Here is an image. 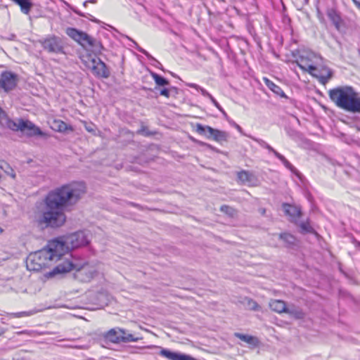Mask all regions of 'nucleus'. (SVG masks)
<instances>
[{
    "mask_svg": "<svg viewBox=\"0 0 360 360\" xmlns=\"http://www.w3.org/2000/svg\"><path fill=\"white\" fill-rule=\"evenodd\" d=\"M66 34L85 49L89 48L94 53H101L103 47L100 41L87 33L73 27L65 30Z\"/></svg>",
    "mask_w": 360,
    "mask_h": 360,
    "instance_id": "obj_5",
    "label": "nucleus"
},
{
    "mask_svg": "<svg viewBox=\"0 0 360 360\" xmlns=\"http://www.w3.org/2000/svg\"><path fill=\"white\" fill-rule=\"evenodd\" d=\"M211 101V102L214 105V106L219 110H222L221 106L219 104V103L216 101V99L211 96V97L209 98Z\"/></svg>",
    "mask_w": 360,
    "mask_h": 360,
    "instance_id": "obj_41",
    "label": "nucleus"
},
{
    "mask_svg": "<svg viewBox=\"0 0 360 360\" xmlns=\"http://www.w3.org/2000/svg\"><path fill=\"white\" fill-rule=\"evenodd\" d=\"M355 4L360 8V0H353Z\"/></svg>",
    "mask_w": 360,
    "mask_h": 360,
    "instance_id": "obj_44",
    "label": "nucleus"
},
{
    "mask_svg": "<svg viewBox=\"0 0 360 360\" xmlns=\"http://www.w3.org/2000/svg\"><path fill=\"white\" fill-rule=\"evenodd\" d=\"M51 308H53V307L48 306V307H44L40 308V309L35 308V309H33L30 311H20V312H16V313H6V315L10 318H21L23 316H32L34 314H36L38 312H41L45 309H51Z\"/></svg>",
    "mask_w": 360,
    "mask_h": 360,
    "instance_id": "obj_19",
    "label": "nucleus"
},
{
    "mask_svg": "<svg viewBox=\"0 0 360 360\" xmlns=\"http://www.w3.org/2000/svg\"><path fill=\"white\" fill-rule=\"evenodd\" d=\"M330 99L338 108L351 112L360 113V96L350 86H342L328 91Z\"/></svg>",
    "mask_w": 360,
    "mask_h": 360,
    "instance_id": "obj_3",
    "label": "nucleus"
},
{
    "mask_svg": "<svg viewBox=\"0 0 360 360\" xmlns=\"http://www.w3.org/2000/svg\"><path fill=\"white\" fill-rule=\"evenodd\" d=\"M160 95L164 96L167 98L169 97V90L168 89H162L160 91Z\"/></svg>",
    "mask_w": 360,
    "mask_h": 360,
    "instance_id": "obj_42",
    "label": "nucleus"
},
{
    "mask_svg": "<svg viewBox=\"0 0 360 360\" xmlns=\"http://www.w3.org/2000/svg\"><path fill=\"white\" fill-rule=\"evenodd\" d=\"M86 129L88 131H92L93 129L90 127H86Z\"/></svg>",
    "mask_w": 360,
    "mask_h": 360,
    "instance_id": "obj_49",
    "label": "nucleus"
},
{
    "mask_svg": "<svg viewBox=\"0 0 360 360\" xmlns=\"http://www.w3.org/2000/svg\"><path fill=\"white\" fill-rule=\"evenodd\" d=\"M44 50L51 53H64V45L61 38L51 35L40 41Z\"/></svg>",
    "mask_w": 360,
    "mask_h": 360,
    "instance_id": "obj_8",
    "label": "nucleus"
},
{
    "mask_svg": "<svg viewBox=\"0 0 360 360\" xmlns=\"http://www.w3.org/2000/svg\"><path fill=\"white\" fill-rule=\"evenodd\" d=\"M237 128H238V129H240V126H238V125H237Z\"/></svg>",
    "mask_w": 360,
    "mask_h": 360,
    "instance_id": "obj_55",
    "label": "nucleus"
},
{
    "mask_svg": "<svg viewBox=\"0 0 360 360\" xmlns=\"http://www.w3.org/2000/svg\"><path fill=\"white\" fill-rule=\"evenodd\" d=\"M5 331H6V330H5V329H4L3 328H1V327L0 326V336H1V335H3V334L5 333Z\"/></svg>",
    "mask_w": 360,
    "mask_h": 360,
    "instance_id": "obj_45",
    "label": "nucleus"
},
{
    "mask_svg": "<svg viewBox=\"0 0 360 360\" xmlns=\"http://www.w3.org/2000/svg\"><path fill=\"white\" fill-rule=\"evenodd\" d=\"M151 76L154 79L155 84L158 86H167L169 84L168 80H167L165 78L162 77L157 73L152 72Z\"/></svg>",
    "mask_w": 360,
    "mask_h": 360,
    "instance_id": "obj_30",
    "label": "nucleus"
},
{
    "mask_svg": "<svg viewBox=\"0 0 360 360\" xmlns=\"http://www.w3.org/2000/svg\"><path fill=\"white\" fill-rule=\"evenodd\" d=\"M282 207L285 214L289 217V220L291 222L297 224L302 216L301 207L300 206L288 203H283Z\"/></svg>",
    "mask_w": 360,
    "mask_h": 360,
    "instance_id": "obj_12",
    "label": "nucleus"
},
{
    "mask_svg": "<svg viewBox=\"0 0 360 360\" xmlns=\"http://www.w3.org/2000/svg\"><path fill=\"white\" fill-rule=\"evenodd\" d=\"M342 273L343 274V275L345 276H346V277L348 276V274H347V271H342Z\"/></svg>",
    "mask_w": 360,
    "mask_h": 360,
    "instance_id": "obj_50",
    "label": "nucleus"
},
{
    "mask_svg": "<svg viewBox=\"0 0 360 360\" xmlns=\"http://www.w3.org/2000/svg\"><path fill=\"white\" fill-rule=\"evenodd\" d=\"M186 86L191 88L195 89L196 90L200 91L202 96H206L207 98L211 97V94L207 91L205 89L202 88L199 85L194 83H186Z\"/></svg>",
    "mask_w": 360,
    "mask_h": 360,
    "instance_id": "obj_31",
    "label": "nucleus"
},
{
    "mask_svg": "<svg viewBox=\"0 0 360 360\" xmlns=\"http://www.w3.org/2000/svg\"><path fill=\"white\" fill-rule=\"evenodd\" d=\"M108 295L104 292H99L98 294V300L103 303H105V301H108Z\"/></svg>",
    "mask_w": 360,
    "mask_h": 360,
    "instance_id": "obj_39",
    "label": "nucleus"
},
{
    "mask_svg": "<svg viewBox=\"0 0 360 360\" xmlns=\"http://www.w3.org/2000/svg\"><path fill=\"white\" fill-rule=\"evenodd\" d=\"M264 148L267 149L269 152L273 153V154L281 161V162L284 165V166L290 169L292 172H296V169L294 167V166L281 154L278 153L276 150H274L270 145L268 143L266 144V146L264 147Z\"/></svg>",
    "mask_w": 360,
    "mask_h": 360,
    "instance_id": "obj_20",
    "label": "nucleus"
},
{
    "mask_svg": "<svg viewBox=\"0 0 360 360\" xmlns=\"http://www.w3.org/2000/svg\"><path fill=\"white\" fill-rule=\"evenodd\" d=\"M270 308L277 313H285L287 311L286 304L281 300H273L269 302Z\"/></svg>",
    "mask_w": 360,
    "mask_h": 360,
    "instance_id": "obj_22",
    "label": "nucleus"
},
{
    "mask_svg": "<svg viewBox=\"0 0 360 360\" xmlns=\"http://www.w3.org/2000/svg\"><path fill=\"white\" fill-rule=\"evenodd\" d=\"M278 237L279 239L284 242L285 246L286 248H293L295 246L297 245V240L296 238L289 233H280Z\"/></svg>",
    "mask_w": 360,
    "mask_h": 360,
    "instance_id": "obj_21",
    "label": "nucleus"
},
{
    "mask_svg": "<svg viewBox=\"0 0 360 360\" xmlns=\"http://www.w3.org/2000/svg\"><path fill=\"white\" fill-rule=\"evenodd\" d=\"M66 273H72V271H48L44 275V281L52 278L61 279L65 277Z\"/></svg>",
    "mask_w": 360,
    "mask_h": 360,
    "instance_id": "obj_28",
    "label": "nucleus"
},
{
    "mask_svg": "<svg viewBox=\"0 0 360 360\" xmlns=\"http://www.w3.org/2000/svg\"><path fill=\"white\" fill-rule=\"evenodd\" d=\"M219 111L222 113L223 116L225 118H227L228 115H227L226 112L224 111V110L223 108H222V110H219Z\"/></svg>",
    "mask_w": 360,
    "mask_h": 360,
    "instance_id": "obj_43",
    "label": "nucleus"
},
{
    "mask_svg": "<svg viewBox=\"0 0 360 360\" xmlns=\"http://www.w3.org/2000/svg\"><path fill=\"white\" fill-rule=\"evenodd\" d=\"M327 16L333 22L335 28L340 31L343 25V20H342L340 13L333 8H330L327 11Z\"/></svg>",
    "mask_w": 360,
    "mask_h": 360,
    "instance_id": "obj_17",
    "label": "nucleus"
},
{
    "mask_svg": "<svg viewBox=\"0 0 360 360\" xmlns=\"http://www.w3.org/2000/svg\"><path fill=\"white\" fill-rule=\"evenodd\" d=\"M51 240L46 247L29 255L26 259L27 270H41L50 268L55 263L58 264L52 270H82L87 264L82 259L72 255L61 257L57 249L51 246Z\"/></svg>",
    "mask_w": 360,
    "mask_h": 360,
    "instance_id": "obj_2",
    "label": "nucleus"
},
{
    "mask_svg": "<svg viewBox=\"0 0 360 360\" xmlns=\"http://www.w3.org/2000/svg\"><path fill=\"white\" fill-rule=\"evenodd\" d=\"M18 82V77L11 71H4L0 75V89L8 93L13 90Z\"/></svg>",
    "mask_w": 360,
    "mask_h": 360,
    "instance_id": "obj_9",
    "label": "nucleus"
},
{
    "mask_svg": "<svg viewBox=\"0 0 360 360\" xmlns=\"http://www.w3.org/2000/svg\"><path fill=\"white\" fill-rule=\"evenodd\" d=\"M89 68L91 69L93 74L98 77L108 78L110 76V71L105 63L100 58H93L91 60Z\"/></svg>",
    "mask_w": 360,
    "mask_h": 360,
    "instance_id": "obj_10",
    "label": "nucleus"
},
{
    "mask_svg": "<svg viewBox=\"0 0 360 360\" xmlns=\"http://www.w3.org/2000/svg\"><path fill=\"white\" fill-rule=\"evenodd\" d=\"M245 303L249 309L253 311H259L260 309V307L259 306V304L255 301L250 298H245Z\"/></svg>",
    "mask_w": 360,
    "mask_h": 360,
    "instance_id": "obj_32",
    "label": "nucleus"
},
{
    "mask_svg": "<svg viewBox=\"0 0 360 360\" xmlns=\"http://www.w3.org/2000/svg\"><path fill=\"white\" fill-rule=\"evenodd\" d=\"M95 271H74L71 276L80 283L89 282L94 277Z\"/></svg>",
    "mask_w": 360,
    "mask_h": 360,
    "instance_id": "obj_18",
    "label": "nucleus"
},
{
    "mask_svg": "<svg viewBox=\"0 0 360 360\" xmlns=\"http://www.w3.org/2000/svg\"><path fill=\"white\" fill-rule=\"evenodd\" d=\"M120 333H122L120 328H114L106 332L104 335V338L106 340L112 343L129 342L131 339H129V337H121L119 334Z\"/></svg>",
    "mask_w": 360,
    "mask_h": 360,
    "instance_id": "obj_13",
    "label": "nucleus"
},
{
    "mask_svg": "<svg viewBox=\"0 0 360 360\" xmlns=\"http://www.w3.org/2000/svg\"><path fill=\"white\" fill-rule=\"evenodd\" d=\"M25 134L27 136H41L43 138H48L49 134L46 132L42 131L39 127L36 126L32 122L26 120V124L25 126Z\"/></svg>",
    "mask_w": 360,
    "mask_h": 360,
    "instance_id": "obj_15",
    "label": "nucleus"
},
{
    "mask_svg": "<svg viewBox=\"0 0 360 360\" xmlns=\"http://www.w3.org/2000/svg\"><path fill=\"white\" fill-rule=\"evenodd\" d=\"M195 131L200 135L205 136L208 139H213L217 142L226 141L229 137L227 132L214 129L210 126H203L197 124Z\"/></svg>",
    "mask_w": 360,
    "mask_h": 360,
    "instance_id": "obj_7",
    "label": "nucleus"
},
{
    "mask_svg": "<svg viewBox=\"0 0 360 360\" xmlns=\"http://www.w3.org/2000/svg\"><path fill=\"white\" fill-rule=\"evenodd\" d=\"M18 6H20L21 11L25 14H28L32 7L30 0H11Z\"/></svg>",
    "mask_w": 360,
    "mask_h": 360,
    "instance_id": "obj_25",
    "label": "nucleus"
},
{
    "mask_svg": "<svg viewBox=\"0 0 360 360\" xmlns=\"http://www.w3.org/2000/svg\"><path fill=\"white\" fill-rule=\"evenodd\" d=\"M322 58L315 53L303 50L298 51V56L295 63L302 70L311 74L317 65H320Z\"/></svg>",
    "mask_w": 360,
    "mask_h": 360,
    "instance_id": "obj_6",
    "label": "nucleus"
},
{
    "mask_svg": "<svg viewBox=\"0 0 360 360\" xmlns=\"http://www.w3.org/2000/svg\"><path fill=\"white\" fill-rule=\"evenodd\" d=\"M251 139L255 142H257L259 145H260L262 148L266 146L267 143L264 140L255 137H251Z\"/></svg>",
    "mask_w": 360,
    "mask_h": 360,
    "instance_id": "obj_40",
    "label": "nucleus"
},
{
    "mask_svg": "<svg viewBox=\"0 0 360 360\" xmlns=\"http://www.w3.org/2000/svg\"><path fill=\"white\" fill-rule=\"evenodd\" d=\"M220 210L221 212H223L230 216H233L234 214L233 209L228 205H222L221 207Z\"/></svg>",
    "mask_w": 360,
    "mask_h": 360,
    "instance_id": "obj_38",
    "label": "nucleus"
},
{
    "mask_svg": "<svg viewBox=\"0 0 360 360\" xmlns=\"http://www.w3.org/2000/svg\"><path fill=\"white\" fill-rule=\"evenodd\" d=\"M89 3L96 4L97 2V0H88Z\"/></svg>",
    "mask_w": 360,
    "mask_h": 360,
    "instance_id": "obj_47",
    "label": "nucleus"
},
{
    "mask_svg": "<svg viewBox=\"0 0 360 360\" xmlns=\"http://www.w3.org/2000/svg\"><path fill=\"white\" fill-rule=\"evenodd\" d=\"M129 40H130L134 45V48L136 49L139 52L144 54L148 58L155 60L145 49L140 47L138 44L134 41L132 39L129 38V37H127Z\"/></svg>",
    "mask_w": 360,
    "mask_h": 360,
    "instance_id": "obj_36",
    "label": "nucleus"
},
{
    "mask_svg": "<svg viewBox=\"0 0 360 360\" xmlns=\"http://www.w3.org/2000/svg\"><path fill=\"white\" fill-rule=\"evenodd\" d=\"M160 355L169 360H198L190 355L172 352L167 349H162Z\"/></svg>",
    "mask_w": 360,
    "mask_h": 360,
    "instance_id": "obj_14",
    "label": "nucleus"
},
{
    "mask_svg": "<svg viewBox=\"0 0 360 360\" xmlns=\"http://www.w3.org/2000/svg\"><path fill=\"white\" fill-rule=\"evenodd\" d=\"M0 168L4 169L5 171V172L9 175L10 176H11L13 179H15V173L14 172V170L10 167V165L8 164H7L6 162H2L1 165H0Z\"/></svg>",
    "mask_w": 360,
    "mask_h": 360,
    "instance_id": "obj_33",
    "label": "nucleus"
},
{
    "mask_svg": "<svg viewBox=\"0 0 360 360\" xmlns=\"http://www.w3.org/2000/svg\"><path fill=\"white\" fill-rule=\"evenodd\" d=\"M89 243L87 236L83 231H77L74 233L59 237L51 240V246L52 248L57 249L61 257H65V255L70 250L77 248Z\"/></svg>",
    "mask_w": 360,
    "mask_h": 360,
    "instance_id": "obj_4",
    "label": "nucleus"
},
{
    "mask_svg": "<svg viewBox=\"0 0 360 360\" xmlns=\"http://www.w3.org/2000/svg\"><path fill=\"white\" fill-rule=\"evenodd\" d=\"M71 9L72 11L75 13L77 15L81 16V17H84V18H89L91 20L94 21V22H98V20L96 19H93L91 18H92V15H90L89 13H84L81 11H79V10H77V8H72L71 7Z\"/></svg>",
    "mask_w": 360,
    "mask_h": 360,
    "instance_id": "obj_37",
    "label": "nucleus"
},
{
    "mask_svg": "<svg viewBox=\"0 0 360 360\" xmlns=\"http://www.w3.org/2000/svg\"><path fill=\"white\" fill-rule=\"evenodd\" d=\"M64 3H65V4H66L67 6H70V5H69L67 2L64 1Z\"/></svg>",
    "mask_w": 360,
    "mask_h": 360,
    "instance_id": "obj_54",
    "label": "nucleus"
},
{
    "mask_svg": "<svg viewBox=\"0 0 360 360\" xmlns=\"http://www.w3.org/2000/svg\"><path fill=\"white\" fill-rule=\"evenodd\" d=\"M51 128L53 130L59 131V132H65L68 129L72 130V128L70 127H69L65 122H64L63 121L60 120H54L53 122Z\"/></svg>",
    "mask_w": 360,
    "mask_h": 360,
    "instance_id": "obj_27",
    "label": "nucleus"
},
{
    "mask_svg": "<svg viewBox=\"0 0 360 360\" xmlns=\"http://www.w3.org/2000/svg\"><path fill=\"white\" fill-rule=\"evenodd\" d=\"M261 213H262V214H264V213H265V210H264V209H262V210H261Z\"/></svg>",
    "mask_w": 360,
    "mask_h": 360,
    "instance_id": "obj_51",
    "label": "nucleus"
},
{
    "mask_svg": "<svg viewBox=\"0 0 360 360\" xmlns=\"http://www.w3.org/2000/svg\"><path fill=\"white\" fill-rule=\"evenodd\" d=\"M285 313L288 314L296 319H302L304 317V313L303 311L301 309L295 307L287 308Z\"/></svg>",
    "mask_w": 360,
    "mask_h": 360,
    "instance_id": "obj_29",
    "label": "nucleus"
},
{
    "mask_svg": "<svg viewBox=\"0 0 360 360\" xmlns=\"http://www.w3.org/2000/svg\"><path fill=\"white\" fill-rule=\"evenodd\" d=\"M19 333V334H22V333H25V331H22V332H20V333Z\"/></svg>",
    "mask_w": 360,
    "mask_h": 360,
    "instance_id": "obj_53",
    "label": "nucleus"
},
{
    "mask_svg": "<svg viewBox=\"0 0 360 360\" xmlns=\"http://www.w3.org/2000/svg\"><path fill=\"white\" fill-rule=\"evenodd\" d=\"M3 232V229L0 227V233Z\"/></svg>",
    "mask_w": 360,
    "mask_h": 360,
    "instance_id": "obj_52",
    "label": "nucleus"
},
{
    "mask_svg": "<svg viewBox=\"0 0 360 360\" xmlns=\"http://www.w3.org/2000/svg\"><path fill=\"white\" fill-rule=\"evenodd\" d=\"M238 179L244 184L255 186L258 184V179L255 175L248 171H241L238 173Z\"/></svg>",
    "mask_w": 360,
    "mask_h": 360,
    "instance_id": "obj_16",
    "label": "nucleus"
},
{
    "mask_svg": "<svg viewBox=\"0 0 360 360\" xmlns=\"http://www.w3.org/2000/svg\"><path fill=\"white\" fill-rule=\"evenodd\" d=\"M88 3H89V2L88 1V0L85 1L83 3V6H84V7H86V6H87V4H88Z\"/></svg>",
    "mask_w": 360,
    "mask_h": 360,
    "instance_id": "obj_48",
    "label": "nucleus"
},
{
    "mask_svg": "<svg viewBox=\"0 0 360 360\" xmlns=\"http://www.w3.org/2000/svg\"><path fill=\"white\" fill-rule=\"evenodd\" d=\"M234 335H235V337L238 338L240 340H242L253 347H255L259 344L258 339L255 336L250 335H245V334H242L240 333H235Z\"/></svg>",
    "mask_w": 360,
    "mask_h": 360,
    "instance_id": "obj_23",
    "label": "nucleus"
},
{
    "mask_svg": "<svg viewBox=\"0 0 360 360\" xmlns=\"http://www.w3.org/2000/svg\"><path fill=\"white\" fill-rule=\"evenodd\" d=\"M26 124V120H23L22 119L19 120L18 122H14L13 120L8 121V127L13 131H25V126Z\"/></svg>",
    "mask_w": 360,
    "mask_h": 360,
    "instance_id": "obj_26",
    "label": "nucleus"
},
{
    "mask_svg": "<svg viewBox=\"0 0 360 360\" xmlns=\"http://www.w3.org/2000/svg\"><path fill=\"white\" fill-rule=\"evenodd\" d=\"M265 84L276 94L280 96L281 97H285V93L281 89V88L274 84L272 81L266 77H264L263 79Z\"/></svg>",
    "mask_w": 360,
    "mask_h": 360,
    "instance_id": "obj_24",
    "label": "nucleus"
},
{
    "mask_svg": "<svg viewBox=\"0 0 360 360\" xmlns=\"http://www.w3.org/2000/svg\"><path fill=\"white\" fill-rule=\"evenodd\" d=\"M4 115V112L2 110V109L0 108V117Z\"/></svg>",
    "mask_w": 360,
    "mask_h": 360,
    "instance_id": "obj_46",
    "label": "nucleus"
},
{
    "mask_svg": "<svg viewBox=\"0 0 360 360\" xmlns=\"http://www.w3.org/2000/svg\"><path fill=\"white\" fill-rule=\"evenodd\" d=\"M85 192L83 182H72L50 191L44 200L47 210L43 213L40 222L53 228L61 226L66 219L63 207L77 202Z\"/></svg>",
    "mask_w": 360,
    "mask_h": 360,
    "instance_id": "obj_1",
    "label": "nucleus"
},
{
    "mask_svg": "<svg viewBox=\"0 0 360 360\" xmlns=\"http://www.w3.org/2000/svg\"><path fill=\"white\" fill-rule=\"evenodd\" d=\"M311 76L317 78L322 84H326L332 77L333 72L327 67L321 66V64L314 68L310 74Z\"/></svg>",
    "mask_w": 360,
    "mask_h": 360,
    "instance_id": "obj_11",
    "label": "nucleus"
},
{
    "mask_svg": "<svg viewBox=\"0 0 360 360\" xmlns=\"http://www.w3.org/2000/svg\"><path fill=\"white\" fill-rule=\"evenodd\" d=\"M121 331L122 333H119L121 337H125V338H128L129 337V339H132V340H129V342H137L139 341V340H141L142 338L141 337H135L133 334L131 333H129L126 330L124 329H122L121 328Z\"/></svg>",
    "mask_w": 360,
    "mask_h": 360,
    "instance_id": "obj_34",
    "label": "nucleus"
},
{
    "mask_svg": "<svg viewBox=\"0 0 360 360\" xmlns=\"http://www.w3.org/2000/svg\"><path fill=\"white\" fill-rule=\"evenodd\" d=\"M297 224L299 225L302 233H311L313 231V228L310 226L308 221L298 222Z\"/></svg>",
    "mask_w": 360,
    "mask_h": 360,
    "instance_id": "obj_35",
    "label": "nucleus"
}]
</instances>
